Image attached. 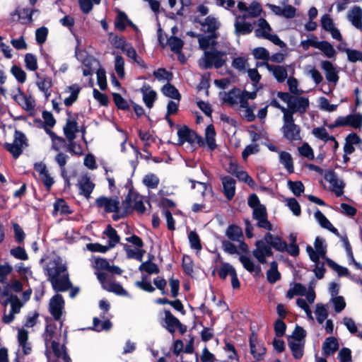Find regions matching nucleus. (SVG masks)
Returning a JSON list of instances; mask_svg holds the SVG:
<instances>
[{
  "mask_svg": "<svg viewBox=\"0 0 362 362\" xmlns=\"http://www.w3.org/2000/svg\"><path fill=\"white\" fill-rule=\"evenodd\" d=\"M215 35L199 37V47L204 51V54L199 59V66L204 69L215 67L220 68L226 62V53L217 49V42L215 41Z\"/></svg>",
  "mask_w": 362,
  "mask_h": 362,
  "instance_id": "nucleus-1",
  "label": "nucleus"
},
{
  "mask_svg": "<svg viewBox=\"0 0 362 362\" xmlns=\"http://www.w3.org/2000/svg\"><path fill=\"white\" fill-rule=\"evenodd\" d=\"M237 8L242 14H238L236 11H233L235 17L234 33L236 35H245L250 34L253 29L255 22L251 23L247 21V18H257L260 16L262 8L259 3L253 1L248 6L243 1L237 4Z\"/></svg>",
  "mask_w": 362,
  "mask_h": 362,
  "instance_id": "nucleus-2",
  "label": "nucleus"
},
{
  "mask_svg": "<svg viewBox=\"0 0 362 362\" xmlns=\"http://www.w3.org/2000/svg\"><path fill=\"white\" fill-rule=\"evenodd\" d=\"M257 28L255 30L256 37L267 39L281 48L286 47L285 42L280 40L277 35L272 33V29L264 18H259L257 21Z\"/></svg>",
  "mask_w": 362,
  "mask_h": 362,
  "instance_id": "nucleus-3",
  "label": "nucleus"
},
{
  "mask_svg": "<svg viewBox=\"0 0 362 362\" xmlns=\"http://www.w3.org/2000/svg\"><path fill=\"white\" fill-rule=\"evenodd\" d=\"M283 120L281 131L284 136L290 141L300 139V127L294 123L293 116L291 114H285L283 116Z\"/></svg>",
  "mask_w": 362,
  "mask_h": 362,
  "instance_id": "nucleus-4",
  "label": "nucleus"
},
{
  "mask_svg": "<svg viewBox=\"0 0 362 362\" xmlns=\"http://www.w3.org/2000/svg\"><path fill=\"white\" fill-rule=\"evenodd\" d=\"M178 144L183 145L187 144L191 148L195 143L203 145V141L201 136H199L194 132L190 130L184 126L177 131Z\"/></svg>",
  "mask_w": 362,
  "mask_h": 362,
  "instance_id": "nucleus-5",
  "label": "nucleus"
},
{
  "mask_svg": "<svg viewBox=\"0 0 362 362\" xmlns=\"http://www.w3.org/2000/svg\"><path fill=\"white\" fill-rule=\"evenodd\" d=\"M24 146H26V138L23 133L15 130L14 139L12 144H6V148L11 153L14 157H18L23 151Z\"/></svg>",
  "mask_w": 362,
  "mask_h": 362,
  "instance_id": "nucleus-6",
  "label": "nucleus"
},
{
  "mask_svg": "<svg viewBox=\"0 0 362 362\" xmlns=\"http://www.w3.org/2000/svg\"><path fill=\"white\" fill-rule=\"evenodd\" d=\"M49 344L54 358L49 359L48 362H72L65 344L60 345L57 341Z\"/></svg>",
  "mask_w": 362,
  "mask_h": 362,
  "instance_id": "nucleus-7",
  "label": "nucleus"
},
{
  "mask_svg": "<svg viewBox=\"0 0 362 362\" xmlns=\"http://www.w3.org/2000/svg\"><path fill=\"white\" fill-rule=\"evenodd\" d=\"M64 304L63 296L59 293L55 294L49 300V312L54 320L59 321L61 320Z\"/></svg>",
  "mask_w": 362,
  "mask_h": 362,
  "instance_id": "nucleus-8",
  "label": "nucleus"
},
{
  "mask_svg": "<svg viewBox=\"0 0 362 362\" xmlns=\"http://www.w3.org/2000/svg\"><path fill=\"white\" fill-rule=\"evenodd\" d=\"M95 205L98 208H103L106 213H119V200L118 197L113 199L100 196L96 199Z\"/></svg>",
  "mask_w": 362,
  "mask_h": 362,
  "instance_id": "nucleus-9",
  "label": "nucleus"
},
{
  "mask_svg": "<svg viewBox=\"0 0 362 362\" xmlns=\"http://www.w3.org/2000/svg\"><path fill=\"white\" fill-rule=\"evenodd\" d=\"M320 68L324 71L326 80L329 83L336 85L339 81V71L336 66L328 60L320 62Z\"/></svg>",
  "mask_w": 362,
  "mask_h": 362,
  "instance_id": "nucleus-10",
  "label": "nucleus"
},
{
  "mask_svg": "<svg viewBox=\"0 0 362 362\" xmlns=\"http://www.w3.org/2000/svg\"><path fill=\"white\" fill-rule=\"evenodd\" d=\"M324 178L331 185L332 191L337 197H340L343 194L344 184L341 180L338 179L337 175L334 170H327L325 173Z\"/></svg>",
  "mask_w": 362,
  "mask_h": 362,
  "instance_id": "nucleus-11",
  "label": "nucleus"
},
{
  "mask_svg": "<svg viewBox=\"0 0 362 362\" xmlns=\"http://www.w3.org/2000/svg\"><path fill=\"white\" fill-rule=\"evenodd\" d=\"M53 290L57 292H66L72 287L68 272L63 274L60 278L49 279Z\"/></svg>",
  "mask_w": 362,
  "mask_h": 362,
  "instance_id": "nucleus-12",
  "label": "nucleus"
},
{
  "mask_svg": "<svg viewBox=\"0 0 362 362\" xmlns=\"http://www.w3.org/2000/svg\"><path fill=\"white\" fill-rule=\"evenodd\" d=\"M69 117L66 119V126L64 127V132L69 140H73L76 137V133L83 132L82 127H79L76 119L68 112Z\"/></svg>",
  "mask_w": 362,
  "mask_h": 362,
  "instance_id": "nucleus-13",
  "label": "nucleus"
},
{
  "mask_svg": "<svg viewBox=\"0 0 362 362\" xmlns=\"http://www.w3.org/2000/svg\"><path fill=\"white\" fill-rule=\"evenodd\" d=\"M265 67L272 74L278 83H284L288 78V71L286 66L282 65H271L265 63Z\"/></svg>",
  "mask_w": 362,
  "mask_h": 362,
  "instance_id": "nucleus-14",
  "label": "nucleus"
},
{
  "mask_svg": "<svg viewBox=\"0 0 362 362\" xmlns=\"http://www.w3.org/2000/svg\"><path fill=\"white\" fill-rule=\"evenodd\" d=\"M308 105V98L305 97L294 96L289 107L287 109L290 111L291 115L293 116V113L295 112H305Z\"/></svg>",
  "mask_w": 362,
  "mask_h": 362,
  "instance_id": "nucleus-15",
  "label": "nucleus"
},
{
  "mask_svg": "<svg viewBox=\"0 0 362 362\" xmlns=\"http://www.w3.org/2000/svg\"><path fill=\"white\" fill-rule=\"evenodd\" d=\"M47 275L48 276L47 280L60 278V274H65L67 272V267L65 264L62 263L59 260L53 261V267L47 268Z\"/></svg>",
  "mask_w": 362,
  "mask_h": 362,
  "instance_id": "nucleus-16",
  "label": "nucleus"
},
{
  "mask_svg": "<svg viewBox=\"0 0 362 362\" xmlns=\"http://www.w3.org/2000/svg\"><path fill=\"white\" fill-rule=\"evenodd\" d=\"M117 47L121 48L127 57L134 60L138 65L144 66L143 59L137 55L135 49L132 46L127 43L124 40H119Z\"/></svg>",
  "mask_w": 362,
  "mask_h": 362,
  "instance_id": "nucleus-17",
  "label": "nucleus"
},
{
  "mask_svg": "<svg viewBox=\"0 0 362 362\" xmlns=\"http://www.w3.org/2000/svg\"><path fill=\"white\" fill-rule=\"evenodd\" d=\"M242 91L239 89H233L228 93H225L223 96V101L231 106H238V107L244 102Z\"/></svg>",
  "mask_w": 362,
  "mask_h": 362,
  "instance_id": "nucleus-18",
  "label": "nucleus"
},
{
  "mask_svg": "<svg viewBox=\"0 0 362 362\" xmlns=\"http://www.w3.org/2000/svg\"><path fill=\"white\" fill-rule=\"evenodd\" d=\"M257 336L252 333L250 337V353L257 361H260L266 353V348L263 345H258V348H257Z\"/></svg>",
  "mask_w": 362,
  "mask_h": 362,
  "instance_id": "nucleus-19",
  "label": "nucleus"
},
{
  "mask_svg": "<svg viewBox=\"0 0 362 362\" xmlns=\"http://www.w3.org/2000/svg\"><path fill=\"white\" fill-rule=\"evenodd\" d=\"M223 192L228 200H231L235 194V180L230 176L221 178Z\"/></svg>",
  "mask_w": 362,
  "mask_h": 362,
  "instance_id": "nucleus-20",
  "label": "nucleus"
},
{
  "mask_svg": "<svg viewBox=\"0 0 362 362\" xmlns=\"http://www.w3.org/2000/svg\"><path fill=\"white\" fill-rule=\"evenodd\" d=\"M347 18L355 28L362 30V8L360 6H354L348 12Z\"/></svg>",
  "mask_w": 362,
  "mask_h": 362,
  "instance_id": "nucleus-21",
  "label": "nucleus"
},
{
  "mask_svg": "<svg viewBox=\"0 0 362 362\" xmlns=\"http://www.w3.org/2000/svg\"><path fill=\"white\" fill-rule=\"evenodd\" d=\"M362 142L361 138L356 133H351L346 136L344 151L345 156L352 153L355 151V146Z\"/></svg>",
  "mask_w": 362,
  "mask_h": 362,
  "instance_id": "nucleus-22",
  "label": "nucleus"
},
{
  "mask_svg": "<svg viewBox=\"0 0 362 362\" xmlns=\"http://www.w3.org/2000/svg\"><path fill=\"white\" fill-rule=\"evenodd\" d=\"M239 261L243 264V267L250 273H255V276H259L262 269L259 264L255 265L253 261L249 256L240 255Z\"/></svg>",
  "mask_w": 362,
  "mask_h": 362,
  "instance_id": "nucleus-23",
  "label": "nucleus"
},
{
  "mask_svg": "<svg viewBox=\"0 0 362 362\" xmlns=\"http://www.w3.org/2000/svg\"><path fill=\"white\" fill-rule=\"evenodd\" d=\"M313 135L325 142H330L333 144V147L337 148L338 147V143L332 136H329L327 132L326 129L322 127H315L312 130Z\"/></svg>",
  "mask_w": 362,
  "mask_h": 362,
  "instance_id": "nucleus-24",
  "label": "nucleus"
},
{
  "mask_svg": "<svg viewBox=\"0 0 362 362\" xmlns=\"http://www.w3.org/2000/svg\"><path fill=\"white\" fill-rule=\"evenodd\" d=\"M78 186L80 194L89 199L95 187V184L90 180V177L88 176L83 177L78 182Z\"/></svg>",
  "mask_w": 362,
  "mask_h": 362,
  "instance_id": "nucleus-25",
  "label": "nucleus"
},
{
  "mask_svg": "<svg viewBox=\"0 0 362 362\" xmlns=\"http://www.w3.org/2000/svg\"><path fill=\"white\" fill-rule=\"evenodd\" d=\"M200 25L203 31L214 33L219 28L220 23L216 18L209 16L200 22Z\"/></svg>",
  "mask_w": 362,
  "mask_h": 362,
  "instance_id": "nucleus-26",
  "label": "nucleus"
},
{
  "mask_svg": "<svg viewBox=\"0 0 362 362\" xmlns=\"http://www.w3.org/2000/svg\"><path fill=\"white\" fill-rule=\"evenodd\" d=\"M141 92L142 93L143 100L145 105L147 107L151 108L157 98L156 91L152 90L148 86H144L141 89Z\"/></svg>",
  "mask_w": 362,
  "mask_h": 362,
  "instance_id": "nucleus-27",
  "label": "nucleus"
},
{
  "mask_svg": "<svg viewBox=\"0 0 362 362\" xmlns=\"http://www.w3.org/2000/svg\"><path fill=\"white\" fill-rule=\"evenodd\" d=\"M338 349V340L334 337L326 338L322 344L323 354L326 356L333 354Z\"/></svg>",
  "mask_w": 362,
  "mask_h": 362,
  "instance_id": "nucleus-28",
  "label": "nucleus"
},
{
  "mask_svg": "<svg viewBox=\"0 0 362 362\" xmlns=\"http://www.w3.org/2000/svg\"><path fill=\"white\" fill-rule=\"evenodd\" d=\"M164 322L165 325L164 327L171 334H174L176 331V327L180 322L179 319L174 316L168 310H165Z\"/></svg>",
  "mask_w": 362,
  "mask_h": 362,
  "instance_id": "nucleus-29",
  "label": "nucleus"
},
{
  "mask_svg": "<svg viewBox=\"0 0 362 362\" xmlns=\"http://www.w3.org/2000/svg\"><path fill=\"white\" fill-rule=\"evenodd\" d=\"M255 106L250 105L248 102H242V104L238 107L240 114L248 122H252L255 119L254 111Z\"/></svg>",
  "mask_w": 362,
  "mask_h": 362,
  "instance_id": "nucleus-30",
  "label": "nucleus"
},
{
  "mask_svg": "<svg viewBox=\"0 0 362 362\" xmlns=\"http://www.w3.org/2000/svg\"><path fill=\"white\" fill-rule=\"evenodd\" d=\"M80 88L78 85L74 84L68 87L64 91L69 95L64 99V103L66 107L71 106L78 98Z\"/></svg>",
  "mask_w": 362,
  "mask_h": 362,
  "instance_id": "nucleus-31",
  "label": "nucleus"
},
{
  "mask_svg": "<svg viewBox=\"0 0 362 362\" xmlns=\"http://www.w3.org/2000/svg\"><path fill=\"white\" fill-rule=\"evenodd\" d=\"M103 234L108 238V245L110 248H113L120 242V236L117 234V230L111 226L108 225L104 230Z\"/></svg>",
  "mask_w": 362,
  "mask_h": 362,
  "instance_id": "nucleus-32",
  "label": "nucleus"
},
{
  "mask_svg": "<svg viewBox=\"0 0 362 362\" xmlns=\"http://www.w3.org/2000/svg\"><path fill=\"white\" fill-rule=\"evenodd\" d=\"M216 132L213 125H209L205 130L206 145L210 151L216 148L217 145L215 141Z\"/></svg>",
  "mask_w": 362,
  "mask_h": 362,
  "instance_id": "nucleus-33",
  "label": "nucleus"
},
{
  "mask_svg": "<svg viewBox=\"0 0 362 362\" xmlns=\"http://www.w3.org/2000/svg\"><path fill=\"white\" fill-rule=\"evenodd\" d=\"M288 344L294 358L297 360L300 359L304 354L305 341L295 342L288 339Z\"/></svg>",
  "mask_w": 362,
  "mask_h": 362,
  "instance_id": "nucleus-34",
  "label": "nucleus"
},
{
  "mask_svg": "<svg viewBox=\"0 0 362 362\" xmlns=\"http://www.w3.org/2000/svg\"><path fill=\"white\" fill-rule=\"evenodd\" d=\"M226 235L232 241H239L240 238L243 236L242 228L235 224L228 226Z\"/></svg>",
  "mask_w": 362,
  "mask_h": 362,
  "instance_id": "nucleus-35",
  "label": "nucleus"
},
{
  "mask_svg": "<svg viewBox=\"0 0 362 362\" xmlns=\"http://www.w3.org/2000/svg\"><path fill=\"white\" fill-rule=\"evenodd\" d=\"M93 327H90V329L94 331H108L112 328V323L108 319L105 320L102 322L100 318L95 317L93 320Z\"/></svg>",
  "mask_w": 362,
  "mask_h": 362,
  "instance_id": "nucleus-36",
  "label": "nucleus"
},
{
  "mask_svg": "<svg viewBox=\"0 0 362 362\" xmlns=\"http://www.w3.org/2000/svg\"><path fill=\"white\" fill-rule=\"evenodd\" d=\"M48 320L49 317H47V325L45 327V332L43 334L46 346H48L49 343H52V341H54L53 338L55 335V331L57 329L56 325L54 323H48Z\"/></svg>",
  "mask_w": 362,
  "mask_h": 362,
  "instance_id": "nucleus-37",
  "label": "nucleus"
},
{
  "mask_svg": "<svg viewBox=\"0 0 362 362\" xmlns=\"http://www.w3.org/2000/svg\"><path fill=\"white\" fill-rule=\"evenodd\" d=\"M127 25H129L135 30L137 29L136 25L129 20L124 13L119 11L115 21L116 28L119 30H124Z\"/></svg>",
  "mask_w": 362,
  "mask_h": 362,
  "instance_id": "nucleus-38",
  "label": "nucleus"
},
{
  "mask_svg": "<svg viewBox=\"0 0 362 362\" xmlns=\"http://www.w3.org/2000/svg\"><path fill=\"white\" fill-rule=\"evenodd\" d=\"M135 192H134L133 188H129L127 195L125 197V199L122 202V211L126 212L127 215H129L133 213V205L132 202H134V195Z\"/></svg>",
  "mask_w": 362,
  "mask_h": 362,
  "instance_id": "nucleus-39",
  "label": "nucleus"
},
{
  "mask_svg": "<svg viewBox=\"0 0 362 362\" xmlns=\"http://www.w3.org/2000/svg\"><path fill=\"white\" fill-rule=\"evenodd\" d=\"M139 270L141 272H146L148 274H158L160 273V269L158 265L151 262V258H149L147 261L142 262L139 267Z\"/></svg>",
  "mask_w": 362,
  "mask_h": 362,
  "instance_id": "nucleus-40",
  "label": "nucleus"
},
{
  "mask_svg": "<svg viewBox=\"0 0 362 362\" xmlns=\"http://www.w3.org/2000/svg\"><path fill=\"white\" fill-rule=\"evenodd\" d=\"M54 211H59L61 214L64 215H69L73 213L68 204L62 198L57 199L54 203Z\"/></svg>",
  "mask_w": 362,
  "mask_h": 362,
  "instance_id": "nucleus-41",
  "label": "nucleus"
},
{
  "mask_svg": "<svg viewBox=\"0 0 362 362\" xmlns=\"http://www.w3.org/2000/svg\"><path fill=\"white\" fill-rule=\"evenodd\" d=\"M317 49L322 51L324 55L329 59L334 58L337 54L334 47L327 41H320Z\"/></svg>",
  "mask_w": 362,
  "mask_h": 362,
  "instance_id": "nucleus-42",
  "label": "nucleus"
},
{
  "mask_svg": "<svg viewBox=\"0 0 362 362\" xmlns=\"http://www.w3.org/2000/svg\"><path fill=\"white\" fill-rule=\"evenodd\" d=\"M305 74L310 76L316 85L320 84L323 80L322 75L314 66H305Z\"/></svg>",
  "mask_w": 362,
  "mask_h": 362,
  "instance_id": "nucleus-43",
  "label": "nucleus"
},
{
  "mask_svg": "<svg viewBox=\"0 0 362 362\" xmlns=\"http://www.w3.org/2000/svg\"><path fill=\"white\" fill-rule=\"evenodd\" d=\"M37 86L42 92H43L45 94L46 97L47 98L49 95L48 90L52 86L51 79L48 77L39 76L38 74H37Z\"/></svg>",
  "mask_w": 362,
  "mask_h": 362,
  "instance_id": "nucleus-44",
  "label": "nucleus"
},
{
  "mask_svg": "<svg viewBox=\"0 0 362 362\" xmlns=\"http://www.w3.org/2000/svg\"><path fill=\"white\" fill-rule=\"evenodd\" d=\"M105 289L109 292H112L118 296H129L128 292L122 287V286L116 282H110Z\"/></svg>",
  "mask_w": 362,
  "mask_h": 362,
  "instance_id": "nucleus-45",
  "label": "nucleus"
},
{
  "mask_svg": "<svg viewBox=\"0 0 362 362\" xmlns=\"http://www.w3.org/2000/svg\"><path fill=\"white\" fill-rule=\"evenodd\" d=\"M161 90L165 96L177 100L178 102L180 101L181 95L177 89L173 85L167 83L162 88Z\"/></svg>",
  "mask_w": 362,
  "mask_h": 362,
  "instance_id": "nucleus-46",
  "label": "nucleus"
},
{
  "mask_svg": "<svg viewBox=\"0 0 362 362\" xmlns=\"http://www.w3.org/2000/svg\"><path fill=\"white\" fill-rule=\"evenodd\" d=\"M60 168H61V175L64 180L65 187H70V179L71 176H74L76 175L75 172H73L70 174H68L67 170L65 168V165L66 163L67 160H57Z\"/></svg>",
  "mask_w": 362,
  "mask_h": 362,
  "instance_id": "nucleus-47",
  "label": "nucleus"
},
{
  "mask_svg": "<svg viewBox=\"0 0 362 362\" xmlns=\"http://www.w3.org/2000/svg\"><path fill=\"white\" fill-rule=\"evenodd\" d=\"M11 74L21 84L26 81L27 74L25 71L17 65H13L10 70Z\"/></svg>",
  "mask_w": 362,
  "mask_h": 362,
  "instance_id": "nucleus-48",
  "label": "nucleus"
},
{
  "mask_svg": "<svg viewBox=\"0 0 362 362\" xmlns=\"http://www.w3.org/2000/svg\"><path fill=\"white\" fill-rule=\"evenodd\" d=\"M182 267L185 274L192 276L194 273V264L190 256L184 255L182 261Z\"/></svg>",
  "mask_w": 362,
  "mask_h": 362,
  "instance_id": "nucleus-49",
  "label": "nucleus"
},
{
  "mask_svg": "<svg viewBox=\"0 0 362 362\" xmlns=\"http://www.w3.org/2000/svg\"><path fill=\"white\" fill-rule=\"evenodd\" d=\"M326 262L329 267L337 272L339 276H346L349 274V269L346 267L339 265L330 258H326Z\"/></svg>",
  "mask_w": 362,
  "mask_h": 362,
  "instance_id": "nucleus-50",
  "label": "nucleus"
},
{
  "mask_svg": "<svg viewBox=\"0 0 362 362\" xmlns=\"http://www.w3.org/2000/svg\"><path fill=\"white\" fill-rule=\"evenodd\" d=\"M314 246L315 248V251H317L320 254L321 258L325 259L326 260V258L328 257H326L327 245L325 244V240L321 238L320 237H316L314 242Z\"/></svg>",
  "mask_w": 362,
  "mask_h": 362,
  "instance_id": "nucleus-51",
  "label": "nucleus"
},
{
  "mask_svg": "<svg viewBox=\"0 0 362 362\" xmlns=\"http://www.w3.org/2000/svg\"><path fill=\"white\" fill-rule=\"evenodd\" d=\"M235 268L228 262L223 263L218 270V274L221 279L225 280L228 275H231Z\"/></svg>",
  "mask_w": 362,
  "mask_h": 362,
  "instance_id": "nucleus-52",
  "label": "nucleus"
},
{
  "mask_svg": "<svg viewBox=\"0 0 362 362\" xmlns=\"http://www.w3.org/2000/svg\"><path fill=\"white\" fill-rule=\"evenodd\" d=\"M115 70L119 78H124V59L120 55H116L115 57Z\"/></svg>",
  "mask_w": 362,
  "mask_h": 362,
  "instance_id": "nucleus-53",
  "label": "nucleus"
},
{
  "mask_svg": "<svg viewBox=\"0 0 362 362\" xmlns=\"http://www.w3.org/2000/svg\"><path fill=\"white\" fill-rule=\"evenodd\" d=\"M288 186L293 194L296 197H300L305 190V187L301 181H288Z\"/></svg>",
  "mask_w": 362,
  "mask_h": 362,
  "instance_id": "nucleus-54",
  "label": "nucleus"
},
{
  "mask_svg": "<svg viewBox=\"0 0 362 362\" xmlns=\"http://www.w3.org/2000/svg\"><path fill=\"white\" fill-rule=\"evenodd\" d=\"M188 238L191 248L197 250H201L202 249L200 238L195 230L189 233Z\"/></svg>",
  "mask_w": 362,
  "mask_h": 362,
  "instance_id": "nucleus-55",
  "label": "nucleus"
},
{
  "mask_svg": "<svg viewBox=\"0 0 362 362\" xmlns=\"http://www.w3.org/2000/svg\"><path fill=\"white\" fill-rule=\"evenodd\" d=\"M286 81L291 93L300 95L303 93V90L298 88V81L296 78L290 76Z\"/></svg>",
  "mask_w": 362,
  "mask_h": 362,
  "instance_id": "nucleus-56",
  "label": "nucleus"
},
{
  "mask_svg": "<svg viewBox=\"0 0 362 362\" xmlns=\"http://www.w3.org/2000/svg\"><path fill=\"white\" fill-rule=\"evenodd\" d=\"M315 314L317 321L319 324H322L328 317V312L327 309L320 303L316 305Z\"/></svg>",
  "mask_w": 362,
  "mask_h": 362,
  "instance_id": "nucleus-57",
  "label": "nucleus"
},
{
  "mask_svg": "<svg viewBox=\"0 0 362 362\" xmlns=\"http://www.w3.org/2000/svg\"><path fill=\"white\" fill-rule=\"evenodd\" d=\"M168 43L174 52L180 53L181 52L183 46V42L181 39L172 36L168 39Z\"/></svg>",
  "mask_w": 362,
  "mask_h": 362,
  "instance_id": "nucleus-58",
  "label": "nucleus"
},
{
  "mask_svg": "<svg viewBox=\"0 0 362 362\" xmlns=\"http://www.w3.org/2000/svg\"><path fill=\"white\" fill-rule=\"evenodd\" d=\"M13 271V267L8 263L0 264V283L7 284V276Z\"/></svg>",
  "mask_w": 362,
  "mask_h": 362,
  "instance_id": "nucleus-59",
  "label": "nucleus"
},
{
  "mask_svg": "<svg viewBox=\"0 0 362 362\" xmlns=\"http://www.w3.org/2000/svg\"><path fill=\"white\" fill-rule=\"evenodd\" d=\"M10 254L13 257L20 260H27L28 259V255L25 251V250L21 247L18 246L16 247L12 248L10 250Z\"/></svg>",
  "mask_w": 362,
  "mask_h": 362,
  "instance_id": "nucleus-60",
  "label": "nucleus"
},
{
  "mask_svg": "<svg viewBox=\"0 0 362 362\" xmlns=\"http://www.w3.org/2000/svg\"><path fill=\"white\" fill-rule=\"evenodd\" d=\"M269 245L279 252H284L287 249V243L279 236H275L274 240L269 243Z\"/></svg>",
  "mask_w": 362,
  "mask_h": 362,
  "instance_id": "nucleus-61",
  "label": "nucleus"
},
{
  "mask_svg": "<svg viewBox=\"0 0 362 362\" xmlns=\"http://www.w3.org/2000/svg\"><path fill=\"white\" fill-rule=\"evenodd\" d=\"M25 63L26 68L30 71H36L37 69V58L35 55L28 53L25 56Z\"/></svg>",
  "mask_w": 362,
  "mask_h": 362,
  "instance_id": "nucleus-62",
  "label": "nucleus"
},
{
  "mask_svg": "<svg viewBox=\"0 0 362 362\" xmlns=\"http://www.w3.org/2000/svg\"><path fill=\"white\" fill-rule=\"evenodd\" d=\"M143 182L147 187L155 189L159 184V179L153 174H148L144 177Z\"/></svg>",
  "mask_w": 362,
  "mask_h": 362,
  "instance_id": "nucleus-63",
  "label": "nucleus"
},
{
  "mask_svg": "<svg viewBox=\"0 0 362 362\" xmlns=\"http://www.w3.org/2000/svg\"><path fill=\"white\" fill-rule=\"evenodd\" d=\"M348 126L355 129L362 127V115H349Z\"/></svg>",
  "mask_w": 362,
  "mask_h": 362,
  "instance_id": "nucleus-64",
  "label": "nucleus"
}]
</instances>
